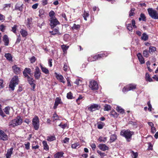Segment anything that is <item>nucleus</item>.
Instances as JSON below:
<instances>
[{"label":"nucleus","instance_id":"nucleus-1","mask_svg":"<svg viewBox=\"0 0 158 158\" xmlns=\"http://www.w3.org/2000/svg\"><path fill=\"white\" fill-rule=\"evenodd\" d=\"M23 122L22 119L19 116L11 120L9 123V126L11 127H14L21 125Z\"/></svg>","mask_w":158,"mask_h":158},{"label":"nucleus","instance_id":"nucleus-63","mask_svg":"<svg viewBox=\"0 0 158 158\" xmlns=\"http://www.w3.org/2000/svg\"><path fill=\"white\" fill-rule=\"evenodd\" d=\"M132 24L134 27L136 28V26L135 25V21L134 19H132Z\"/></svg>","mask_w":158,"mask_h":158},{"label":"nucleus","instance_id":"nucleus-46","mask_svg":"<svg viewBox=\"0 0 158 158\" xmlns=\"http://www.w3.org/2000/svg\"><path fill=\"white\" fill-rule=\"evenodd\" d=\"M135 10V9L134 8H132L131 9L129 12V16H133L134 15V12Z\"/></svg>","mask_w":158,"mask_h":158},{"label":"nucleus","instance_id":"nucleus-40","mask_svg":"<svg viewBox=\"0 0 158 158\" xmlns=\"http://www.w3.org/2000/svg\"><path fill=\"white\" fill-rule=\"evenodd\" d=\"M10 110V107L9 106H7L4 108V111L6 114H9V111Z\"/></svg>","mask_w":158,"mask_h":158},{"label":"nucleus","instance_id":"nucleus-20","mask_svg":"<svg viewBox=\"0 0 158 158\" xmlns=\"http://www.w3.org/2000/svg\"><path fill=\"white\" fill-rule=\"evenodd\" d=\"M20 33L23 37H25L28 35L27 31L23 29H21L20 31Z\"/></svg>","mask_w":158,"mask_h":158},{"label":"nucleus","instance_id":"nucleus-49","mask_svg":"<svg viewBox=\"0 0 158 158\" xmlns=\"http://www.w3.org/2000/svg\"><path fill=\"white\" fill-rule=\"evenodd\" d=\"M127 28L129 31H132V28L131 24H129L127 26Z\"/></svg>","mask_w":158,"mask_h":158},{"label":"nucleus","instance_id":"nucleus-35","mask_svg":"<svg viewBox=\"0 0 158 158\" xmlns=\"http://www.w3.org/2000/svg\"><path fill=\"white\" fill-rule=\"evenodd\" d=\"M52 120L54 122L55 120H59V117L56 113H55L53 114V115L52 116Z\"/></svg>","mask_w":158,"mask_h":158},{"label":"nucleus","instance_id":"nucleus-57","mask_svg":"<svg viewBox=\"0 0 158 158\" xmlns=\"http://www.w3.org/2000/svg\"><path fill=\"white\" fill-rule=\"evenodd\" d=\"M128 89V86H127V85L124 87L123 89V92L124 93H125L126 92L129 91V90H127Z\"/></svg>","mask_w":158,"mask_h":158},{"label":"nucleus","instance_id":"nucleus-56","mask_svg":"<svg viewBox=\"0 0 158 158\" xmlns=\"http://www.w3.org/2000/svg\"><path fill=\"white\" fill-rule=\"evenodd\" d=\"M0 114L3 117H4L5 116L4 113L3 112L1 108V106L0 105Z\"/></svg>","mask_w":158,"mask_h":158},{"label":"nucleus","instance_id":"nucleus-53","mask_svg":"<svg viewBox=\"0 0 158 158\" xmlns=\"http://www.w3.org/2000/svg\"><path fill=\"white\" fill-rule=\"evenodd\" d=\"M140 17L142 19V20L145 21L146 20V17L144 14L142 13L140 14Z\"/></svg>","mask_w":158,"mask_h":158},{"label":"nucleus","instance_id":"nucleus-33","mask_svg":"<svg viewBox=\"0 0 158 158\" xmlns=\"http://www.w3.org/2000/svg\"><path fill=\"white\" fill-rule=\"evenodd\" d=\"M145 79L146 81L149 82L152 81V79L150 77L148 73H146V74Z\"/></svg>","mask_w":158,"mask_h":158},{"label":"nucleus","instance_id":"nucleus-48","mask_svg":"<svg viewBox=\"0 0 158 158\" xmlns=\"http://www.w3.org/2000/svg\"><path fill=\"white\" fill-rule=\"evenodd\" d=\"M17 26L16 25H15L12 28V31L14 33H16V31L17 29Z\"/></svg>","mask_w":158,"mask_h":158},{"label":"nucleus","instance_id":"nucleus-36","mask_svg":"<svg viewBox=\"0 0 158 158\" xmlns=\"http://www.w3.org/2000/svg\"><path fill=\"white\" fill-rule=\"evenodd\" d=\"M61 48L64 53H65L66 52L67 50L69 48V46H66L65 45H63L61 46Z\"/></svg>","mask_w":158,"mask_h":158},{"label":"nucleus","instance_id":"nucleus-7","mask_svg":"<svg viewBox=\"0 0 158 158\" xmlns=\"http://www.w3.org/2000/svg\"><path fill=\"white\" fill-rule=\"evenodd\" d=\"M50 25L52 28H54L57 25L60 24L59 22L56 18L50 19Z\"/></svg>","mask_w":158,"mask_h":158},{"label":"nucleus","instance_id":"nucleus-39","mask_svg":"<svg viewBox=\"0 0 158 158\" xmlns=\"http://www.w3.org/2000/svg\"><path fill=\"white\" fill-rule=\"evenodd\" d=\"M55 13L53 11H51L49 13V16L50 17V19H52V18H56L54 16Z\"/></svg>","mask_w":158,"mask_h":158},{"label":"nucleus","instance_id":"nucleus-62","mask_svg":"<svg viewBox=\"0 0 158 158\" xmlns=\"http://www.w3.org/2000/svg\"><path fill=\"white\" fill-rule=\"evenodd\" d=\"M31 63H34L35 61V58L34 56H32L30 60Z\"/></svg>","mask_w":158,"mask_h":158},{"label":"nucleus","instance_id":"nucleus-6","mask_svg":"<svg viewBox=\"0 0 158 158\" xmlns=\"http://www.w3.org/2000/svg\"><path fill=\"white\" fill-rule=\"evenodd\" d=\"M89 87L92 90H97L98 89V85L95 81H91L89 83Z\"/></svg>","mask_w":158,"mask_h":158},{"label":"nucleus","instance_id":"nucleus-3","mask_svg":"<svg viewBox=\"0 0 158 158\" xmlns=\"http://www.w3.org/2000/svg\"><path fill=\"white\" fill-rule=\"evenodd\" d=\"M148 11L150 16L152 18L154 19H158V13L156 11L152 8H148Z\"/></svg>","mask_w":158,"mask_h":158},{"label":"nucleus","instance_id":"nucleus-12","mask_svg":"<svg viewBox=\"0 0 158 158\" xmlns=\"http://www.w3.org/2000/svg\"><path fill=\"white\" fill-rule=\"evenodd\" d=\"M138 59L141 64H144L145 63L144 59L143 57L141 54L139 53L137 55Z\"/></svg>","mask_w":158,"mask_h":158},{"label":"nucleus","instance_id":"nucleus-54","mask_svg":"<svg viewBox=\"0 0 158 158\" xmlns=\"http://www.w3.org/2000/svg\"><path fill=\"white\" fill-rule=\"evenodd\" d=\"M131 152L132 153L133 156H134L133 158H136L138 156V154L137 152H135L133 151H131Z\"/></svg>","mask_w":158,"mask_h":158},{"label":"nucleus","instance_id":"nucleus-27","mask_svg":"<svg viewBox=\"0 0 158 158\" xmlns=\"http://www.w3.org/2000/svg\"><path fill=\"white\" fill-rule=\"evenodd\" d=\"M32 18H28L27 22V27H30V25L32 23Z\"/></svg>","mask_w":158,"mask_h":158},{"label":"nucleus","instance_id":"nucleus-29","mask_svg":"<svg viewBox=\"0 0 158 158\" xmlns=\"http://www.w3.org/2000/svg\"><path fill=\"white\" fill-rule=\"evenodd\" d=\"M110 115L113 117H117L118 114L114 110H112L110 112Z\"/></svg>","mask_w":158,"mask_h":158},{"label":"nucleus","instance_id":"nucleus-26","mask_svg":"<svg viewBox=\"0 0 158 158\" xmlns=\"http://www.w3.org/2000/svg\"><path fill=\"white\" fill-rule=\"evenodd\" d=\"M156 50V48L154 47L150 46L149 48V52L151 54H152L153 52Z\"/></svg>","mask_w":158,"mask_h":158},{"label":"nucleus","instance_id":"nucleus-58","mask_svg":"<svg viewBox=\"0 0 158 158\" xmlns=\"http://www.w3.org/2000/svg\"><path fill=\"white\" fill-rule=\"evenodd\" d=\"M83 98V96H82V95H80L79 96V97L78 98L76 99V101L77 102L78 104H79V103H78V101L79 100L81 99L82 98Z\"/></svg>","mask_w":158,"mask_h":158},{"label":"nucleus","instance_id":"nucleus-34","mask_svg":"<svg viewBox=\"0 0 158 158\" xmlns=\"http://www.w3.org/2000/svg\"><path fill=\"white\" fill-rule=\"evenodd\" d=\"M5 56L7 59L9 60H12V57L10 53H6L5 55Z\"/></svg>","mask_w":158,"mask_h":158},{"label":"nucleus","instance_id":"nucleus-13","mask_svg":"<svg viewBox=\"0 0 158 158\" xmlns=\"http://www.w3.org/2000/svg\"><path fill=\"white\" fill-rule=\"evenodd\" d=\"M98 147L100 149L103 151H105L106 150H108L109 148L105 144H99Z\"/></svg>","mask_w":158,"mask_h":158},{"label":"nucleus","instance_id":"nucleus-44","mask_svg":"<svg viewBox=\"0 0 158 158\" xmlns=\"http://www.w3.org/2000/svg\"><path fill=\"white\" fill-rule=\"evenodd\" d=\"M89 16V13L85 11L84 12V13L83 15V16L84 18V19L86 21V20H87L86 17H88Z\"/></svg>","mask_w":158,"mask_h":158},{"label":"nucleus","instance_id":"nucleus-8","mask_svg":"<svg viewBox=\"0 0 158 158\" xmlns=\"http://www.w3.org/2000/svg\"><path fill=\"white\" fill-rule=\"evenodd\" d=\"M41 74V73L39 68L38 66H36L34 75L35 79L37 80L39 79L40 77Z\"/></svg>","mask_w":158,"mask_h":158},{"label":"nucleus","instance_id":"nucleus-21","mask_svg":"<svg viewBox=\"0 0 158 158\" xmlns=\"http://www.w3.org/2000/svg\"><path fill=\"white\" fill-rule=\"evenodd\" d=\"M28 81L29 82V84L33 86V88H35V85L34 84V80L33 79V78H31L30 77H28Z\"/></svg>","mask_w":158,"mask_h":158},{"label":"nucleus","instance_id":"nucleus-55","mask_svg":"<svg viewBox=\"0 0 158 158\" xmlns=\"http://www.w3.org/2000/svg\"><path fill=\"white\" fill-rule=\"evenodd\" d=\"M30 143L29 142H27V143L25 144V148L26 149L28 150L30 148Z\"/></svg>","mask_w":158,"mask_h":158},{"label":"nucleus","instance_id":"nucleus-50","mask_svg":"<svg viewBox=\"0 0 158 158\" xmlns=\"http://www.w3.org/2000/svg\"><path fill=\"white\" fill-rule=\"evenodd\" d=\"M81 83V81L79 79H77L75 82V83L77 85H79Z\"/></svg>","mask_w":158,"mask_h":158},{"label":"nucleus","instance_id":"nucleus-23","mask_svg":"<svg viewBox=\"0 0 158 158\" xmlns=\"http://www.w3.org/2000/svg\"><path fill=\"white\" fill-rule=\"evenodd\" d=\"M116 110L117 111L122 114H123L125 113L124 109L122 108L120 106H117L116 108Z\"/></svg>","mask_w":158,"mask_h":158},{"label":"nucleus","instance_id":"nucleus-9","mask_svg":"<svg viewBox=\"0 0 158 158\" xmlns=\"http://www.w3.org/2000/svg\"><path fill=\"white\" fill-rule=\"evenodd\" d=\"M100 108V106L96 104H93L91 105L88 108V109L92 112L95 111L96 110H99Z\"/></svg>","mask_w":158,"mask_h":158},{"label":"nucleus","instance_id":"nucleus-4","mask_svg":"<svg viewBox=\"0 0 158 158\" xmlns=\"http://www.w3.org/2000/svg\"><path fill=\"white\" fill-rule=\"evenodd\" d=\"M133 134V132L130 131L129 130H123L120 132V134L125 137L127 139L130 138Z\"/></svg>","mask_w":158,"mask_h":158},{"label":"nucleus","instance_id":"nucleus-25","mask_svg":"<svg viewBox=\"0 0 158 158\" xmlns=\"http://www.w3.org/2000/svg\"><path fill=\"white\" fill-rule=\"evenodd\" d=\"M50 32L51 33V34L52 35H55L57 34H58L60 35V34L59 33V29L58 28H55L54 29L53 31H50Z\"/></svg>","mask_w":158,"mask_h":158},{"label":"nucleus","instance_id":"nucleus-45","mask_svg":"<svg viewBox=\"0 0 158 158\" xmlns=\"http://www.w3.org/2000/svg\"><path fill=\"white\" fill-rule=\"evenodd\" d=\"M80 27V26L79 25H76L75 24H74L73 27H72V28L73 29L77 30Z\"/></svg>","mask_w":158,"mask_h":158},{"label":"nucleus","instance_id":"nucleus-31","mask_svg":"<svg viewBox=\"0 0 158 158\" xmlns=\"http://www.w3.org/2000/svg\"><path fill=\"white\" fill-rule=\"evenodd\" d=\"M98 140L100 142L105 143L107 140V138L100 136Z\"/></svg>","mask_w":158,"mask_h":158},{"label":"nucleus","instance_id":"nucleus-37","mask_svg":"<svg viewBox=\"0 0 158 158\" xmlns=\"http://www.w3.org/2000/svg\"><path fill=\"white\" fill-rule=\"evenodd\" d=\"M117 136L115 135H112L111 136L110 138V141L111 142H112L115 141L116 139Z\"/></svg>","mask_w":158,"mask_h":158},{"label":"nucleus","instance_id":"nucleus-16","mask_svg":"<svg viewBox=\"0 0 158 158\" xmlns=\"http://www.w3.org/2000/svg\"><path fill=\"white\" fill-rule=\"evenodd\" d=\"M55 74L56 76V77L57 79L59 80L60 82H62L63 83H64L65 82L63 80L64 77L62 75H61L58 74L56 73H55Z\"/></svg>","mask_w":158,"mask_h":158},{"label":"nucleus","instance_id":"nucleus-11","mask_svg":"<svg viewBox=\"0 0 158 158\" xmlns=\"http://www.w3.org/2000/svg\"><path fill=\"white\" fill-rule=\"evenodd\" d=\"M2 40L4 42V45L7 46L9 44V39L7 35H3L2 38Z\"/></svg>","mask_w":158,"mask_h":158},{"label":"nucleus","instance_id":"nucleus-14","mask_svg":"<svg viewBox=\"0 0 158 158\" xmlns=\"http://www.w3.org/2000/svg\"><path fill=\"white\" fill-rule=\"evenodd\" d=\"M12 69L13 70L14 72L17 74L19 73L21 71L20 68L17 67L16 65H14L12 67Z\"/></svg>","mask_w":158,"mask_h":158},{"label":"nucleus","instance_id":"nucleus-38","mask_svg":"<svg viewBox=\"0 0 158 158\" xmlns=\"http://www.w3.org/2000/svg\"><path fill=\"white\" fill-rule=\"evenodd\" d=\"M111 107L108 104H105L104 106V110L109 111L111 109Z\"/></svg>","mask_w":158,"mask_h":158},{"label":"nucleus","instance_id":"nucleus-60","mask_svg":"<svg viewBox=\"0 0 158 158\" xmlns=\"http://www.w3.org/2000/svg\"><path fill=\"white\" fill-rule=\"evenodd\" d=\"M69 138L66 137L65 138L64 140H63V142L64 143H67L69 142Z\"/></svg>","mask_w":158,"mask_h":158},{"label":"nucleus","instance_id":"nucleus-22","mask_svg":"<svg viewBox=\"0 0 158 158\" xmlns=\"http://www.w3.org/2000/svg\"><path fill=\"white\" fill-rule=\"evenodd\" d=\"M148 38V35L146 34V33H143L141 37V39L142 40L145 41L147 40Z\"/></svg>","mask_w":158,"mask_h":158},{"label":"nucleus","instance_id":"nucleus-64","mask_svg":"<svg viewBox=\"0 0 158 158\" xmlns=\"http://www.w3.org/2000/svg\"><path fill=\"white\" fill-rule=\"evenodd\" d=\"M91 147L93 150H95L96 148V146L95 143H92L91 144Z\"/></svg>","mask_w":158,"mask_h":158},{"label":"nucleus","instance_id":"nucleus-19","mask_svg":"<svg viewBox=\"0 0 158 158\" xmlns=\"http://www.w3.org/2000/svg\"><path fill=\"white\" fill-rule=\"evenodd\" d=\"M63 154L62 152H58L54 155V157L55 158H61Z\"/></svg>","mask_w":158,"mask_h":158},{"label":"nucleus","instance_id":"nucleus-28","mask_svg":"<svg viewBox=\"0 0 158 158\" xmlns=\"http://www.w3.org/2000/svg\"><path fill=\"white\" fill-rule=\"evenodd\" d=\"M47 140L48 141H52L56 140V138L54 136H50L47 137Z\"/></svg>","mask_w":158,"mask_h":158},{"label":"nucleus","instance_id":"nucleus-15","mask_svg":"<svg viewBox=\"0 0 158 158\" xmlns=\"http://www.w3.org/2000/svg\"><path fill=\"white\" fill-rule=\"evenodd\" d=\"M13 149V148H11L10 149L8 150L7 153L6 154V158H10L11 155L12 153Z\"/></svg>","mask_w":158,"mask_h":158},{"label":"nucleus","instance_id":"nucleus-17","mask_svg":"<svg viewBox=\"0 0 158 158\" xmlns=\"http://www.w3.org/2000/svg\"><path fill=\"white\" fill-rule=\"evenodd\" d=\"M61 99L59 98H56L55 101L54 106V108L56 109L57 108V106L60 103Z\"/></svg>","mask_w":158,"mask_h":158},{"label":"nucleus","instance_id":"nucleus-32","mask_svg":"<svg viewBox=\"0 0 158 158\" xmlns=\"http://www.w3.org/2000/svg\"><path fill=\"white\" fill-rule=\"evenodd\" d=\"M103 56V55L102 54H98V55L94 56L93 57V60L92 61H94L96 60H97L99 58H101Z\"/></svg>","mask_w":158,"mask_h":158},{"label":"nucleus","instance_id":"nucleus-47","mask_svg":"<svg viewBox=\"0 0 158 158\" xmlns=\"http://www.w3.org/2000/svg\"><path fill=\"white\" fill-rule=\"evenodd\" d=\"M67 97L68 99H72L73 98L72 94L71 92H69L67 94Z\"/></svg>","mask_w":158,"mask_h":158},{"label":"nucleus","instance_id":"nucleus-10","mask_svg":"<svg viewBox=\"0 0 158 158\" xmlns=\"http://www.w3.org/2000/svg\"><path fill=\"white\" fill-rule=\"evenodd\" d=\"M8 136L5 132L0 130V139L3 140H6L7 139Z\"/></svg>","mask_w":158,"mask_h":158},{"label":"nucleus","instance_id":"nucleus-2","mask_svg":"<svg viewBox=\"0 0 158 158\" xmlns=\"http://www.w3.org/2000/svg\"><path fill=\"white\" fill-rule=\"evenodd\" d=\"M18 76H15L12 79L9 85V87L11 88L12 90H14L15 87L16 85L18 84Z\"/></svg>","mask_w":158,"mask_h":158},{"label":"nucleus","instance_id":"nucleus-43","mask_svg":"<svg viewBox=\"0 0 158 158\" xmlns=\"http://www.w3.org/2000/svg\"><path fill=\"white\" fill-rule=\"evenodd\" d=\"M143 54L144 56L148 57L149 55V52L147 50H145L143 51Z\"/></svg>","mask_w":158,"mask_h":158},{"label":"nucleus","instance_id":"nucleus-59","mask_svg":"<svg viewBox=\"0 0 158 158\" xmlns=\"http://www.w3.org/2000/svg\"><path fill=\"white\" fill-rule=\"evenodd\" d=\"M59 126L60 127L62 128L63 129H64L67 127V124H64L63 125H62L61 123H60L59 125Z\"/></svg>","mask_w":158,"mask_h":158},{"label":"nucleus","instance_id":"nucleus-61","mask_svg":"<svg viewBox=\"0 0 158 158\" xmlns=\"http://www.w3.org/2000/svg\"><path fill=\"white\" fill-rule=\"evenodd\" d=\"M103 127V125L102 124H98V128L99 129H102Z\"/></svg>","mask_w":158,"mask_h":158},{"label":"nucleus","instance_id":"nucleus-18","mask_svg":"<svg viewBox=\"0 0 158 158\" xmlns=\"http://www.w3.org/2000/svg\"><path fill=\"white\" fill-rule=\"evenodd\" d=\"M40 66L41 68L42 71L46 74H48L49 73L48 70L47 69L46 67H44L41 64H40Z\"/></svg>","mask_w":158,"mask_h":158},{"label":"nucleus","instance_id":"nucleus-30","mask_svg":"<svg viewBox=\"0 0 158 158\" xmlns=\"http://www.w3.org/2000/svg\"><path fill=\"white\" fill-rule=\"evenodd\" d=\"M127 86H128V89L127 90H132L136 88V86L135 85H133L132 84H130L129 85H127Z\"/></svg>","mask_w":158,"mask_h":158},{"label":"nucleus","instance_id":"nucleus-52","mask_svg":"<svg viewBox=\"0 0 158 158\" xmlns=\"http://www.w3.org/2000/svg\"><path fill=\"white\" fill-rule=\"evenodd\" d=\"M68 67V66L67 64L66 63H64V67H63V69L65 71H66L67 70V69Z\"/></svg>","mask_w":158,"mask_h":158},{"label":"nucleus","instance_id":"nucleus-51","mask_svg":"<svg viewBox=\"0 0 158 158\" xmlns=\"http://www.w3.org/2000/svg\"><path fill=\"white\" fill-rule=\"evenodd\" d=\"M97 153L99 154L102 157H103L105 156V154L104 153L102 152L99 150H98L97 151Z\"/></svg>","mask_w":158,"mask_h":158},{"label":"nucleus","instance_id":"nucleus-24","mask_svg":"<svg viewBox=\"0 0 158 158\" xmlns=\"http://www.w3.org/2000/svg\"><path fill=\"white\" fill-rule=\"evenodd\" d=\"M42 143L44 146V150L48 151L49 150V146L47 144V142L46 141H43Z\"/></svg>","mask_w":158,"mask_h":158},{"label":"nucleus","instance_id":"nucleus-5","mask_svg":"<svg viewBox=\"0 0 158 158\" xmlns=\"http://www.w3.org/2000/svg\"><path fill=\"white\" fill-rule=\"evenodd\" d=\"M32 123L35 129L37 130L39 127L40 123L39 118L37 116H35L33 118Z\"/></svg>","mask_w":158,"mask_h":158},{"label":"nucleus","instance_id":"nucleus-41","mask_svg":"<svg viewBox=\"0 0 158 158\" xmlns=\"http://www.w3.org/2000/svg\"><path fill=\"white\" fill-rule=\"evenodd\" d=\"M24 72H26V73H27L30 75H31L32 74L31 73V70L30 68H26L24 69Z\"/></svg>","mask_w":158,"mask_h":158},{"label":"nucleus","instance_id":"nucleus-42","mask_svg":"<svg viewBox=\"0 0 158 158\" xmlns=\"http://www.w3.org/2000/svg\"><path fill=\"white\" fill-rule=\"evenodd\" d=\"M79 145V144L78 143H75L72 144L71 145V148H72L76 149L77 147Z\"/></svg>","mask_w":158,"mask_h":158}]
</instances>
